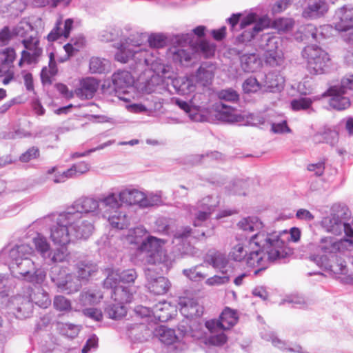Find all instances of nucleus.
<instances>
[{
	"mask_svg": "<svg viewBox=\"0 0 353 353\" xmlns=\"http://www.w3.org/2000/svg\"><path fill=\"white\" fill-rule=\"evenodd\" d=\"M249 245L252 250L245 260L248 267L258 268L254 270L256 275L267 269L271 262L287 255L285 243L276 232H259L251 237Z\"/></svg>",
	"mask_w": 353,
	"mask_h": 353,
	"instance_id": "obj_1",
	"label": "nucleus"
},
{
	"mask_svg": "<svg viewBox=\"0 0 353 353\" xmlns=\"http://www.w3.org/2000/svg\"><path fill=\"white\" fill-rule=\"evenodd\" d=\"M165 241L154 236H150L143 239L138 246V252L143 254L145 263L159 265L163 272L168 270L173 264L174 260L163 249Z\"/></svg>",
	"mask_w": 353,
	"mask_h": 353,
	"instance_id": "obj_2",
	"label": "nucleus"
},
{
	"mask_svg": "<svg viewBox=\"0 0 353 353\" xmlns=\"http://www.w3.org/2000/svg\"><path fill=\"white\" fill-rule=\"evenodd\" d=\"M77 216L78 213L64 211L44 218L46 222L54 221V224L50 228V238L54 244L63 247L74 241L72 226L77 222Z\"/></svg>",
	"mask_w": 353,
	"mask_h": 353,
	"instance_id": "obj_3",
	"label": "nucleus"
},
{
	"mask_svg": "<svg viewBox=\"0 0 353 353\" xmlns=\"http://www.w3.org/2000/svg\"><path fill=\"white\" fill-rule=\"evenodd\" d=\"M352 216L351 211L345 204L334 203L331 208L330 214L323 218L321 227L329 233L340 235L343 232L349 237H353V229L347 223Z\"/></svg>",
	"mask_w": 353,
	"mask_h": 353,
	"instance_id": "obj_4",
	"label": "nucleus"
},
{
	"mask_svg": "<svg viewBox=\"0 0 353 353\" xmlns=\"http://www.w3.org/2000/svg\"><path fill=\"white\" fill-rule=\"evenodd\" d=\"M268 26V21L266 19H261L258 15L253 13L248 14L240 23V28L245 30L236 37V44L238 46L246 45L254 38L256 33L262 31L264 28Z\"/></svg>",
	"mask_w": 353,
	"mask_h": 353,
	"instance_id": "obj_5",
	"label": "nucleus"
},
{
	"mask_svg": "<svg viewBox=\"0 0 353 353\" xmlns=\"http://www.w3.org/2000/svg\"><path fill=\"white\" fill-rule=\"evenodd\" d=\"M15 264L17 266L18 274L29 282L39 283L46 278V273L37 269L34 263L28 258L17 261Z\"/></svg>",
	"mask_w": 353,
	"mask_h": 353,
	"instance_id": "obj_6",
	"label": "nucleus"
},
{
	"mask_svg": "<svg viewBox=\"0 0 353 353\" xmlns=\"http://www.w3.org/2000/svg\"><path fill=\"white\" fill-rule=\"evenodd\" d=\"M65 212L78 213L77 221L81 217L82 213L99 214V201L91 196H81L74 201Z\"/></svg>",
	"mask_w": 353,
	"mask_h": 353,
	"instance_id": "obj_7",
	"label": "nucleus"
},
{
	"mask_svg": "<svg viewBox=\"0 0 353 353\" xmlns=\"http://www.w3.org/2000/svg\"><path fill=\"white\" fill-rule=\"evenodd\" d=\"M237 316L234 310L226 307L221 314L219 320L212 319L205 322V327L210 332L216 330H229L237 322Z\"/></svg>",
	"mask_w": 353,
	"mask_h": 353,
	"instance_id": "obj_8",
	"label": "nucleus"
},
{
	"mask_svg": "<svg viewBox=\"0 0 353 353\" xmlns=\"http://www.w3.org/2000/svg\"><path fill=\"white\" fill-rule=\"evenodd\" d=\"M145 274L147 279L146 287L151 293L161 295L167 292L170 283L166 278L158 275L152 268L146 269Z\"/></svg>",
	"mask_w": 353,
	"mask_h": 353,
	"instance_id": "obj_9",
	"label": "nucleus"
},
{
	"mask_svg": "<svg viewBox=\"0 0 353 353\" xmlns=\"http://www.w3.org/2000/svg\"><path fill=\"white\" fill-rule=\"evenodd\" d=\"M8 307L17 318L25 319L31 314L33 305L28 297L18 295L10 299Z\"/></svg>",
	"mask_w": 353,
	"mask_h": 353,
	"instance_id": "obj_10",
	"label": "nucleus"
},
{
	"mask_svg": "<svg viewBox=\"0 0 353 353\" xmlns=\"http://www.w3.org/2000/svg\"><path fill=\"white\" fill-rule=\"evenodd\" d=\"M138 47H131L128 49V52L132 54V59L135 62L136 65L134 70H141L145 68L146 66L152 65L155 61V57L152 52H150L148 50L141 48V42L139 40Z\"/></svg>",
	"mask_w": 353,
	"mask_h": 353,
	"instance_id": "obj_11",
	"label": "nucleus"
},
{
	"mask_svg": "<svg viewBox=\"0 0 353 353\" xmlns=\"http://www.w3.org/2000/svg\"><path fill=\"white\" fill-rule=\"evenodd\" d=\"M22 43L26 48L21 52L22 59H26L28 64L37 63L43 52L42 48L39 46V39L30 36L28 39H23Z\"/></svg>",
	"mask_w": 353,
	"mask_h": 353,
	"instance_id": "obj_12",
	"label": "nucleus"
},
{
	"mask_svg": "<svg viewBox=\"0 0 353 353\" xmlns=\"http://www.w3.org/2000/svg\"><path fill=\"white\" fill-rule=\"evenodd\" d=\"M352 244L353 240L351 239L336 241L332 237H324L320 240L318 248L325 255H327L343 252L347 249V245L352 246Z\"/></svg>",
	"mask_w": 353,
	"mask_h": 353,
	"instance_id": "obj_13",
	"label": "nucleus"
},
{
	"mask_svg": "<svg viewBox=\"0 0 353 353\" xmlns=\"http://www.w3.org/2000/svg\"><path fill=\"white\" fill-rule=\"evenodd\" d=\"M214 117L219 121L226 123H241L244 121V117L239 114L236 109L223 102L214 105Z\"/></svg>",
	"mask_w": 353,
	"mask_h": 353,
	"instance_id": "obj_14",
	"label": "nucleus"
},
{
	"mask_svg": "<svg viewBox=\"0 0 353 353\" xmlns=\"http://www.w3.org/2000/svg\"><path fill=\"white\" fill-rule=\"evenodd\" d=\"M336 30L347 31L353 28V8L343 6L339 8L334 17Z\"/></svg>",
	"mask_w": 353,
	"mask_h": 353,
	"instance_id": "obj_15",
	"label": "nucleus"
},
{
	"mask_svg": "<svg viewBox=\"0 0 353 353\" xmlns=\"http://www.w3.org/2000/svg\"><path fill=\"white\" fill-rule=\"evenodd\" d=\"M216 66L210 61L203 62L196 70V73L191 74L196 84L208 86L211 84L214 77Z\"/></svg>",
	"mask_w": 353,
	"mask_h": 353,
	"instance_id": "obj_16",
	"label": "nucleus"
},
{
	"mask_svg": "<svg viewBox=\"0 0 353 353\" xmlns=\"http://www.w3.org/2000/svg\"><path fill=\"white\" fill-rule=\"evenodd\" d=\"M98 201L99 214H101L103 217H106L109 214H112L121 206L119 194L117 195L114 192H108L107 194L102 196Z\"/></svg>",
	"mask_w": 353,
	"mask_h": 353,
	"instance_id": "obj_17",
	"label": "nucleus"
},
{
	"mask_svg": "<svg viewBox=\"0 0 353 353\" xmlns=\"http://www.w3.org/2000/svg\"><path fill=\"white\" fill-rule=\"evenodd\" d=\"M99 82L93 77L83 79L79 87L75 90V94L81 99H92L97 92Z\"/></svg>",
	"mask_w": 353,
	"mask_h": 353,
	"instance_id": "obj_18",
	"label": "nucleus"
},
{
	"mask_svg": "<svg viewBox=\"0 0 353 353\" xmlns=\"http://www.w3.org/2000/svg\"><path fill=\"white\" fill-rule=\"evenodd\" d=\"M328 10L326 0H308L307 6L303 12V16L308 19H316L323 16Z\"/></svg>",
	"mask_w": 353,
	"mask_h": 353,
	"instance_id": "obj_19",
	"label": "nucleus"
},
{
	"mask_svg": "<svg viewBox=\"0 0 353 353\" xmlns=\"http://www.w3.org/2000/svg\"><path fill=\"white\" fill-rule=\"evenodd\" d=\"M181 314L187 319L194 316H200L203 313V307L192 299L179 298L178 306Z\"/></svg>",
	"mask_w": 353,
	"mask_h": 353,
	"instance_id": "obj_20",
	"label": "nucleus"
},
{
	"mask_svg": "<svg viewBox=\"0 0 353 353\" xmlns=\"http://www.w3.org/2000/svg\"><path fill=\"white\" fill-rule=\"evenodd\" d=\"M327 92L331 97L329 103L332 108L336 110H343L350 105V99L344 96L346 93L342 92L336 87L331 86Z\"/></svg>",
	"mask_w": 353,
	"mask_h": 353,
	"instance_id": "obj_21",
	"label": "nucleus"
},
{
	"mask_svg": "<svg viewBox=\"0 0 353 353\" xmlns=\"http://www.w3.org/2000/svg\"><path fill=\"white\" fill-rule=\"evenodd\" d=\"M195 97L188 101H184L178 99V107L188 117L193 121H201L202 115L201 114V106L195 102Z\"/></svg>",
	"mask_w": 353,
	"mask_h": 353,
	"instance_id": "obj_22",
	"label": "nucleus"
},
{
	"mask_svg": "<svg viewBox=\"0 0 353 353\" xmlns=\"http://www.w3.org/2000/svg\"><path fill=\"white\" fill-rule=\"evenodd\" d=\"M72 233L76 239H86L94 231L93 223L89 220L79 218V219L72 226Z\"/></svg>",
	"mask_w": 353,
	"mask_h": 353,
	"instance_id": "obj_23",
	"label": "nucleus"
},
{
	"mask_svg": "<svg viewBox=\"0 0 353 353\" xmlns=\"http://www.w3.org/2000/svg\"><path fill=\"white\" fill-rule=\"evenodd\" d=\"M191 50L208 59L214 55L216 45L205 39H196L194 43L192 44Z\"/></svg>",
	"mask_w": 353,
	"mask_h": 353,
	"instance_id": "obj_24",
	"label": "nucleus"
},
{
	"mask_svg": "<svg viewBox=\"0 0 353 353\" xmlns=\"http://www.w3.org/2000/svg\"><path fill=\"white\" fill-rule=\"evenodd\" d=\"M72 24L73 20L71 19H66L64 24L62 23L61 20L57 21L55 27L48 35V41H54L61 37H68Z\"/></svg>",
	"mask_w": 353,
	"mask_h": 353,
	"instance_id": "obj_25",
	"label": "nucleus"
},
{
	"mask_svg": "<svg viewBox=\"0 0 353 353\" xmlns=\"http://www.w3.org/2000/svg\"><path fill=\"white\" fill-rule=\"evenodd\" d=\"M76 274L79 281H88L98 270L96 263L91 261H81L76 265Z\"/></svg>",
	"mask_w": 353,
	"mask_h": 353,
	"instance_id": "obj_26",
	"label": "nucleus"
},
{
	"mask_svg": "<svg viewBox=\"0 0 353 353\" xmlns=\"http://www.w3.org/2000/svg\"><path fill=\"white\" fill-rule=\"evenodd\" d=\"M129 336L135 341L144 342L151 336L152 331L144 324H131L128 326Z\"/></svg>",
	"mask_w": 353,
	"mask_h": 353,
	"instance_id": "obj_27",
	"label": "nucleus"
},
{
	"mask_svg": "<svg viewBox=\"0 0 353 353\" xmlns=\"http://www.w3.org/2000/svg\"><path fill=\"white\" fill-rule=\"evenodd\" d=\"M119 198L121 203L129 205H139L141 207L144 198V193L135 189H125L119 193Z\"/></svg>",
	"mask_w": 353,
	"mask_h": 353,
	"instance_id": "obj_28",
	"label": "nucleus"
},
{
	"mask_svg": "<svg viewBox=\"0 0 353 353\" xmlns=\"http://www.w3.org/2000/svg\"><path fill=\"white\" fill-rule=\"evenodd\" d=\"M134 290L123 285L111 291V298L118 303L123 305L130 303L133 299Z\"/></svg>",
	"mask_w": 353,
	"mask_h": 353,
	"instance_id": "obj_29",
	"label": "nucleus"
},
{
	"mask_svg": "<svg viewBox=\"0 0 353 353\" xmlns=\"http://www.w3.org/2000/svg\"><path fill=\"white\" fill-rule=\"evenodd\" d=\"M302 57L307 61V68L309 66H316L315 59L320 57L321 60L325 57V51L317 46L310 45L306 46L302 51Z\"/></svg>",
	"mask_w": 353,
	"mask_h": 353,
	"instance_id": "obj_30",
	"label": "nucleus"
},
{
	"mask_svg": "<svg viewBox=\"0 0 353 353\" xmlns=\"http://www.w3.org/2000/svg\"><path fill=\"white\" fill-rule=\"evenodd\" d=\"M281 44V40L279 37L265 34L261 37L259 48L266 52H272L281 50L279 47Z\"/></svg>",
	"mask_w": 353,
	"mask_h": 353,
	"instance_id": "obj_31",
	"label": "nucleus"
},
{
	"mask_svg": "<svg viewBox=\"0 0 353 353\" xmlns=\"http://www.w3.org/2000/svg\"><path fill=\"white\" fill-rule=\"evenodd\" d=\"M112 83L115 89L121 90L132 85L134 80L131 74L128 71H118L112 75Z\"/></svg>",
	"mask_w": 353,
	"mask_h": 353,
	"instance_id": "obj_32",
	"label": "nucleus"
},
{
	"mask_svg": "<svg viewBox=\"0 0 353 353\" xmlns=\"http://www.w3.org/2000/svg\"><path fill=\"white\" fill-rule=\"evenodd\" d=\"M154 334L165 345H173L176 339L175 330L163 325L157 327Z\"/></svg>",
	"mask_w": 353,
	"mask_h": 353,
	"instance_id": "obj_33",
	"label": "nucleus"
},
{
	"mask_svg": "<svg viewBox=\"0 0 353 353\" xmlns=\"http://www.w3.org/2000/svg\"><path fill=\"white\" fill-rule=\"evenodd\" d=\"M338 140V132L330 128H325L323 131L319 132L313 136V141L316 143L325 142L332 146L336 145Z\"/></svg>",
	"mask_w": 353,
	"mask_h": 353,
	"instance_id": "obj_34",
	"label": "nucleus"
},
{
	"mask_svg": "<svg viewBox=\"0 0 353 353\" xmlns=\"http://www.w3.org/2000/svg\"><path fill=\"white\" fill-rule=\"evenodd\" d=\"M112 213L105 217L112 228L123 230L129 225L130 219L125 212L117 210Z\"/></svg>",
	"mask_w": 353,
	"mask_h": 353,
	"instance_id": "obj_35",
	"label": "nucleus"
},
{
	"mask_svg": "<svg viewBox=\"0 0 353 353\" xmlns=\"http://www.w3.org/2000/svg\"><path fill=\"white\" fill-rule=\"evenodd\" d=\"M139 45L138 41H134V38L128 37L125 39V42L121 45V48L115 54V59L121 63H127L130 59H132V54L128 52V48L131 47L137 48Z\"/></svg>",
	"mask_w": 353,
	"mask_h": 353,
	"instance_id": "obj_36",
	"label": "nucleus"
},
{
	"mask_svg": "<svg viewBox=\"0 0 353 353\" xmlns=\"http://www.w3.org/2000/svg\"><path fill=\"white\" fill-rule=\"evenodd\" d=\"M103 298L99 291L88 290L82 291L79 294L78 303L82 306L96 305Z\"/></svg>",
	"mask_w": 353,
	"mask_h": 353,
	"instance_id": "obj_37",
	"label": "nucleus"
},
{
	"mask_svg": "<svg viewBox=\"0 0 353 353\" xmlns=\"http://www.w3.org/2000/svg\"><path fill=\"white\" fill-rule=\"evenodd\" d=\"M191 230L190 227H185L182 229V232L178 234V244L181 245L180 248H178V250L182 254H193L194 253V247L186 239L190 236Z\"/></svg>",
	"mask_w": 353,
	"mask_h": 353,
	"instance_id": "obj_38",
	"label": "nucleus"
},
{
	"mask_svg": "<svg viewBox=\"0 0 353 353\" xmlns=\"http://www.w3.org/2000/svg\"><path fill=\"white\" fill-rule=\"evenodd\" d=\"M17 57L13 48H6L0 51V77L4 69H10Z\"/></svg>",
	"mask_w": 353,
	"mask_h": 353,
	"instance_id": "obj_39",
	"label": "nucleus"
},
{
	"mask_svg": "<svg viewBox=\"0 0 353 353\" xmlns=\"http://www.w3.org/2000/svg\"><path fill=\"white\" fill-rule=\"evenodd\" d=\"M243 70L246 72H253L259 66L260 61L255 53L243 54L240 56Z\"/></svg>",
	"mask_w": 353,
	"mask_h": 353,
	"instance_id": "obj_40",
	"label": "nucleus"
},
{
	"mask_svg": "<svg viewBox=\"0 0 353 353\" xmlns=\"http://www.w3.org/2000/svg\"><path fill=\"white\" fill-rule=\"evenodd\" d=\"M283 77L278 73L270 72L265 75V86L270 92L280 91L284 85Z\"/></svg>",
	"mask_w": 353,
	"mask_h": 353,
	"instance_id": "obj_41",
	"label": "nucleus"
},
{
	"mask_svg": "<svg viewBox=\"0 0 353 353\" xmlns=\"http://www.w3.org/2000/svg\"><path fill=\"white\" fill-rule=\"evenodd\" d=\"M206 261L214 268L219 269L223 273L228 263L226 256L218 251L210 252L206 256Z\"/></svg>",
	"mask_w": 353,
	"mask_h": 353,
	"instance_id": "obj_42",
	"label": "nucleus"
},
{
	"mask_svg": "<svg viewBox=\"0 0 353 353\" xmlns=\"http://www.w3.org/2000/svg\"><path fill=\"white\" fill-rule=\"evenodd\" d=\"M330 29V26H323L316 28L313 24L309 23L303 27V34L305 37H311L314 41H320L325 38L324 32L327 31Z\"/></svg>",
	"mask_w": 353,
	"mask_h": 353,
	"instance_id": "obj_43",
	"label": "nucleus"
},
{
	"mask_svg": "<svg viewBox=\"0 0 353 353\" xmlns=\"http://www.w3.org/2000/svg\"><path fill=\"white\" fill-rule=\"evenodd\" d=\"M33 244L36 250L40 254L41 257L46 260L50 250V245L46 237L41 234H37L32 239Z\"/></svg>",
	"mask_w": 353,
	"mask_h": 353,
	"instance_id": "obj_44",
	"label": "nucleus"
},
{
	"mask_svg": "<svg viewBox=\"0 0 353 353\" xmlns=\"http://www.w3.org/2000/svg\"><path fill=\"white\" fill-rule=\"evenodd\" d=\"M32 252V248L27 244H21L12 248L9 252V256L15 262L22 259L28 258Z\"/></svg>",
	"mask_w": 353,
	"mask_h": 353,
	"instance_id": "obj_45",
	"label": "nucleus"
},
{
	"mask_svg": "<svg viewBox=\"0 0 353 353\" xmlns=\"http://www.w3.org/2000/svg\"><path fill=\"white\" fill-rule=\"evenodd\" d=\"M49 68L44 67L41 72V81L44 84H51L52 77L57 72L56 62L54 59L53 53L50 54Z\"/></svg>",
	"mask_w": 353,
	"mask_h": 353,
	"instance_id": "obj_46",
	"label": "nucleus"
},
{
	"mask_svg": "<svg viewBox=\"0 0 353 353\" xmlns=\"http://www.w3.org/2000/svg\"><path fill=\"white\" fill-rule=\"evenodd\" d=\"M57 286L63 292L67 294H72L79 290L81 284L78 279L73 281L72 275H67L64 281L57 283Z\"/></svg>",
	"mask_w": 353,
	"mask_h": 353,
	"instance_id": "obj_47",
	"label": "nucleus"
},
{
	"mask_svg": "<svg viewBox=\"0 0 353 353\" xmlns=\"http://www.w3.org/2000/svg\"><path fill=\"white\" fill-rule=\"evenodd\" d=\"M238 226L244 231L254 232L263 228V223L256 217L244 218L238 223Z\"/></svg>",
	"mask_w": 353,
	"mask_h": 353,
	"instance_id": "obj_48",
	"label": "nucleus"
},
{
	"mask_svg": "<svg viewBox=\"0 0 353 353\" xmlns=\"http://www.w3.org/2000/svg\"><path fill=\"white\" fill-rule=\"evenodd\" d=\"M90 70L92 73H104L109 68V61L105 59L94 57L90 60Z\"/></svg>",
	"mask_w": 353,
	"mask_h": 353,
	"instance_id": "obj_49",
	"label": "nucleus"
},
{
	"mask_svg": "<svg viewBox=\"0 0 353 353\" xmlns=\"http://www.w3.org/2000/svg\"><path fill=\"white\" fill-rule=\"evenodd\" d=\"M85 38L79 36L71 39L70 42L64 46V49L68 57L73 56L85 46Z\"/></svg>",
	"mask_w": 353,
	"mask_h": 353,
	"instance_id": "obj_50",
	"label": "nucleus"
},
{
	"mask_svg": "<svg viewBox=\"0 0 353 353\" xmlns=\"http://www.w3.org/2000/svg\"><path fill=\"white\" fill-rule=\"evenodd\" d=\"M105 312L108 315V317L112 319H118L126 314L127 310L125 306L120 303H114L108 305L105 309Z\"/></svg>",
	"mask_w": 353,
	"mask_h": 353,
	"instance_id": "obj_51",
	"label": "nucleus"
},
{
	"mask_svg": "<svg viewBox=\"0 0 353 353\" xmlns=\"http://www.w3.org/2000/svg\"><path fill=\"white\" fill-rule=\"evenodd\" d=\"M31 301H34L41 307H47L51 303L48 294L41 288H38L37 291L31 295Z\"/></svg>",
	"mask_w": 353,
	"mask_h": 353,
	"instance_id": "obj_52",
	"label": "nucleus"
},
{
	"mask_svg": "<svg viewBox=\"0 0 353 353\" xmlns=\"http://www.w3.org/2000/svg\"><path fill=\"white\" fill-rule=\"evenodd\" d=\"M53 306L57 311L64 313L70 312L72 310L71 301L62 295L54 296Z\"/></svg>",
	"mask_w": 353,
	"mask_h": 353,
	"instance_id": "obj_53",
	"label": "nucleus"
},
{
	"mask_svg": "<svg viewBox=\"0 0 353 353\" xmlns=\"http://www.w3.org/2000/svg\"><path fill=\"white\" fill-rule=\"evenodd\" d=\"M314 61L316 66L313 65L307 68L310 73L313 74L324 73L328 67V63L330 61L328 54L325 52V57L323 58V60H321V59L318 57Z\"/></svg>",
	"mask_w": 353,
	"mask_h": 353,
	"instance_id": "obj_54",
	"label": "nucleus"
},
{
	"mask_svg": "<svg viewBox=\"0 0 353 353\" xmlns=\"http://www.w3.org/2000/svg\"><path fill=\"white\" fill-rule=\"evenodd\" d=\"M68 255L66 249L63 248H57L53 252L50 251L49 252V256H48L46 261H47L48 263H61L66 260Z\"/></svg>",
	"mask_w": 353,
	"mask_h": 353,
	"instance_id": "obj_55",
	"label": "nucleus"
},
{
	"mask_svg": "<svg viewBox=\"0 0 353 353\" xmlns=\"http://www.w3.org/2000/svg\"><path fill=\"white\" fill-rule=\"evenodd\" d=\"M152 312L154 316L160 321H166L170 313L168 312V305L166 303H159L153 307Z\"/></svg>",
	"mask_w": 353,
	"mask_h": 353,
	"instance_id": "obj_56",
	"label": "nucleus"
},
{
	"mask_svg": "<svg viewBox=\"0 0 353 353\" xmlns=\"http://www.w3.org/2000/svg\"><path fill=\"white\" fill-rule=\"evenodd\" d=\"M263 57L265 62L272 67L281 65L283 61L281 50L264 53Z\"/></svg>",
	"mask_w": 353,
	"mask_h": 353,
	"instance_id": "obj_57",
	"label": "nucleus"
},
{
	"mask_svg": "<svg viewBox=\"0 0 353 353\" xmlns=\"http://www.w3.org/2000/svg\"><path fill=\"white\" fill-rule=\"evenodd\" d=\"M178 61L185 67L192 66L196 61L194 56L187 50L178 49Z\"/></svg>",
	"mask_w": 353,
	"mask_h": 353,
	"instance_id": "obj_58",
	"label": "nucleus"
},
{
	"mask_svg": "<svg viewBox=\"0 0 353 353\" xmlns=\"http://www.w3.org/2000/svg\"><path fill=\"white\" fill-rule=\"evenodd\" d=\"M218 97L222 101L237 102L239 94L232 88L223 89L218 92Z\"/></svg>",
	"mask_w": 353,
	"mask_h": 353,
	"instance_id": "obj_59",
	"label": "nucleus"
},
{
	"mask_svg": "<svg viewBox=\"0 0 353 353\" xmlns=\"http://www.w3.org/2000/svg\"><path fill=\"white\" fill-rule=\"evenodd\" d=\"M120 283L119 272L118 270H112L104 280L103 285L105 288H110L112 290L121 285Z\"/></svg>",
	"mask_w": 353,
	"mask_h": 353,
	"instance_id": "obj_60",
	"label": "nucleus"
},
{
	"mask_svg": "<svg viewBox=\"0 0 353 353\" xmlns=\"http://www.w3.org/2000/svg\"><path fill=\"white\" fill-rule=\"evenodd\" d=\"M248 252L249 250H247L243 244L239 243L232 248L230 256L235 261H241L245 259Z\"/></svg>",
	"mask_w": 353,
	"mask_h": 353,
	"instance_id": "obj_61",
	"label": "nucleus"
},
{
	"mask_svg": "<svg viewBox=\"0 0 353 353\" xmlns=\"http://www.w3.org/2000/svg\"><path fill=\"white\" fill-rule=\"evenodd\" d=\"M196 83L192 75L183 79L178 87V94L184 95L194 90Z\"/></svg>",
	"mask_w": 353,
	"mask_h": 353,
	"instance_id": "obj_62",
	"label": "nucleus"
},
{
	"mask_svg": "<svg viewBox=\"0 0 353 353\" xmlns=\"http://www.w3.org/2000/svg\"><path fill=\"white\" fill-rule=\"evenodd\" d=\"M218 205L219 200L217 197L208 196L200 201L198 208L206 211H210V213H212Z\"/></svg>",
	"mask_w": 353,
	"mask_h": 353,
	"instance_id": "obj_63",
	"label": "nucleus"
},
{
	"mask_svg": "<svg viewBox=\"0 0 353 353\" xmlns=\"http://www.w3.org/2000/svg\"><path fill=\"white\" fill-rule=\"evenodd\" d=\"M333 86L344 93H347L348 90H353V73L345 74L341 79L340 84Z\"/></svg>",
	"mask_w": 353,
	"mask_h": 353,
	"instance_id": "obj_64",
	"label": "nucleus"
}]
</instances>
